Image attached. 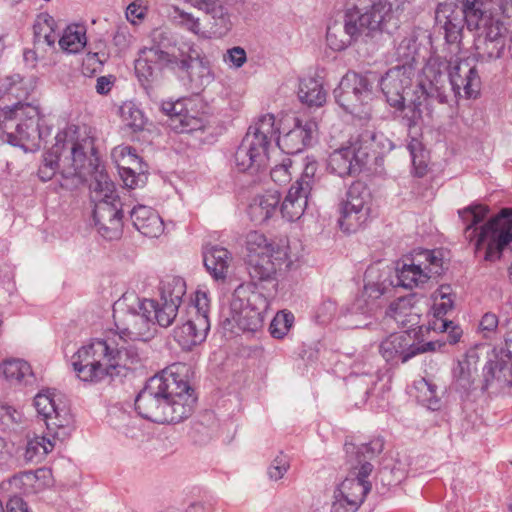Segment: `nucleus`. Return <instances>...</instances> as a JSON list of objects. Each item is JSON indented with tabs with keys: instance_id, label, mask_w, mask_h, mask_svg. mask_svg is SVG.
Segmentation results:
<instances>
[{
	"instance_id": "42",
	"label": "nucleus",
	"mask_w": 512,
	"mask_h": 512,
	"mask_svg": "<svg viewBox=\"0 0 512 512\" xmlns=\"http://www.w3.org/2000/svg\"><path fill=\"white\" fill-rule=\"evenodd\" d=\"M418 38L414 33L405 35L396 45L395 59L400 65L413 67L416 55L418 53Z\"/></svg>"
},
{
	"instance_id": "26",
	"label": "nucleus",
	"mask_w": 512,
	"mask_h": 512,
	"mask_svg": "<svg viewBox=\"0 0 512 512\" xmlns=\"http://www.w3.org/2000/svg\"><path fill=\"white\" fill-rule=\"evenodd\" d=\"M194 6L205 12L204 20L209 25V30H206L208 37L221 38L231 30L230 15L222 5L214 0H198Z\"/></svg>"
},
{
	"instance_id": "54",
	"label": "nucleus",
	"mask_w": 512,
	"mask_h": 512,
	"mask_svg": "<svg viewBox=\"0 0 512 512\" xmlns=\"http://www.w3.org/2000/svg\"><path fill=\"white\" fill-rule=\"evenodd\" d=\"M158 70L154 63L148 60V56L143 50L135 62V72L139 80L149 82Z\"/></svg>"
},
{
	"instance_id": "32",
	"label": "nucleus",
	"mask_w": 512,
	"mask_h": 512,
	"mask_svg": "<svg viewBox=\"0 0 512 512\" xmlns=\"http://www.w3.org/2000/svg\"><path fill=\"white\" fill-rule=\"evenodd\" d=\"M49 476V471L45 469L27 471L11 477L8 484L24 494H36L47 486Z\"/></svg>"
},
{
	"instance_id": "30",
	"label": "nucleus",
	"mask_w": 512,
	"mask_h": 512,
	"mask_svg": "<svg viewBox=\"0 0 512 512\" xmlns=\"http://www.w3.org/2000/svg\"><path fill=\"white\" fill-rule=\"evenodd\" d=\"M427 267L422 268L420 264H415L413 259H407L398 262L396 267L397 286L406 289H413L425 284L429 278L432 269L427 271Z\"/></svg>"
},
{
	"instance_id": "57",
	"label": "nucleus",
	"mask_w": 512,
	"mask_h": 512,
	"mask_svg": "<svg viewBox=\"0 0 512 512\" xmlns=\"http://www.w3.org/2000/svg\"><path fill=\"white\" fill-rule=\"evenodd\" d=\"M292 161L287 158L282 161L281 164L276 165L270 171L271 179L277 184H285L291 179V172L289 168L291 167Z\"/></svg>"
},
{
	"instance_id": "2",
	"label": "nucleus",
	"mask_w": 512,
	"mask_h": 512,
	"mask_svg": "<svg viewBox=\"0 0 512 512\" xmlns=\"http://www.w3.org/2000/svg\"><path fill=\"white\" fill-rule=\"evenodd\" d=\"M96 339L82 346L72 357L76 376L85 382L98 383L105 379L125 377L132 365L142 359L139 349L128 338Z\"/></svg>"
},
{
	"instance_id": "64",
	"label": "nucleus",
	"mask_w": 512,
	"mask_h": 512,
	"mask_svg": "<svg viewBox=\"0 0 512 512\" xmlns=\"http://www.w3.org/2000/svg\"><path fill=\"white\" fill-rule=\"evenodd\" d=\"M497 326L498 317L493 313H486L480 321V327L482 330L493 331Z\"/></svg>"
},
{
	"instance_id": "15",
	"label": "nucleus",
	"mask_w": 512,
	"mask_h": 512,
	"mask_svg": "<svg viewBox=\"0 0 512 512\" xmlns=\"http://www.w3.org/2000/svg\"><path fill=\"white\" fill-rule=\"evenodd\" d=\"M34 406L38 414L43 417L46 428L53 438L60 437V430L63 436H67L72 418L66 405L57 402L54 393L49 390L39 392L34 398Z\"/></svg>"
},
{
	"instance_id": "49",
	"label": "nucleus",
	"mask_w": 512,
	"mask_h": 512,
	"mask_svg": "<svg viewBox=\"0 0 512 512\" xmlns=\"http://www.w3.org/2000/svg\"><path fill=\"white\" fill-rule=\"evenodd\" d=\"M26 103L18 102L12 107H4L0 109V139L4 142L5 131H15L16 120L23 118L22 109L18 108L19 105Z\"/></svg>"
},
{
	"instance_id": "21",
	"label": "nucleus",
	"mask_w": 512,
	"mask_h": 512,
	"mask_svg": "<svg viewBox=\"0 0 512 512\" xmlns=\"http://www.w3.org/2000/svg\"><path fill=\"white\" fill-rule=\"evenodd\" d=\"M290 264L287 248H276L274 252L249 258L247 269L252 283L257 285L274 280L277 271Z\"/></svg>"
},
{
	"instance_id": "14",
	"label": "nucleus",
	"mask_w": 512,
	"mask_h": 512,
	"mask_svg": "<svg viewBox=\"0 0 512 512\" xmlns=\"http://www.w3.org/2000/svg\"><path fill=\"white\" fill-rule=\"evenodd\" d=\"M18 108L22 109L23 118L16 124L15 131H5L4 142L25 151L39 149L41 141L50 135V129L41 128L37 106L25 104Z\"/></svg>"
},
{
	"instance_id": "4",
	"label": "nucleus",
	"mask_w": 512,
	"mask_h": 512,
	"mask_svg": "<svg viewBox=\"0 0 512 512\" xmlns=\"http://www.w3.org/2000/svg\"><path fill=\"white\" fill-rule=\"evenodd\" d=\"M392 11L388 0H348L345 6L344 23L329 24L326 40L335 51L346 49L361 38H372L381 32L386 16Z\"/></svg>"
},
{
	"instance_id": "46",
	"label": "nucleus",
	"mask_w": 512,
	"mask_h": 512,
	"mask_svg": "<svg viewBox=\"0 0 512 512\" xmlns=\"http://www.w3.org/2000/svg\"><path fill=\"white\" fill-rule=\"evenodd\" d=\"M343 201L371 211V192L366 184L361 181L353 182L350 185L346 192V198Z\"/></svg>"
},
{
	"instance_id": "23",
	"label": "nucleus",
	"mask_w": 512,
	"mask_h": 512,
	"mask_svg": "<svg viewBox=\"0 0 512 512\" xmlns=\"http://www.w3.org/2000/svg\"><path fill=\"white\" fill-rule=\"evenodd\" d=\"M115 153L120 156L118 163L119 175L125 186L131 189L143 186L147 180L146 165L142 163L136 149L124 146L118 148Z\"/></svg>"
},
{
	"instance_id": "17",
	"label": "nucleus",
	"mask_w": 512,
	"mask_h": 512,
	"mask_svg": "<svg viewBox=\"0 0 512 512\" xmlns=\"http://www.w3.org/2000/svg\"><path fill=\"white\" fill-rule=\"evenodd\" d=\"M448 79L456 97L476 98L480 92L481 79L473 59L450 61Z\"/></svg>"
},
{
	"instance_id": "44",
	"label": "nucleus",
	"mask_w": 512,
	"mask_h": 512,
	"mask_svg": "<svg viewBox=\"0 0 512 512\" xmlns=\"http://www.w3.org/2000/svg\"><path fill=\"white\" fill-rule=\"evenodd\" d=\"M246 248L248 251V259L255 255H264L274 252L276 248H285L284 246L275 245L267 240L264 234L258 231H250L246 235Z\"/></svg>"
},
{
	"instance_id": "35",
	"label": "nucleus",
	"mask_w": 512,
	"mask_h": 512,
	"mask_svg": "<svg viewBox=\"0 0 512 512\" xmlns=\"http://www.w3.org/2000/svg\"><path fill=\"white\" fill-rule=\"evenodd\" d=\"M370 212L371 211L362 209L355 204H348V202L342 201L339 205L340 217L338 224L344 232H356L366 225L370 217Z\"/></svg>"
},
{
	"instance_id": "5",
	"label": "nucleus",
	"mask_w": 512,
	"mask_h": 512,
	"mask_svg": "<svg viewBox=\"0 0 512 512\" xmlns=\"http://www.w3.org/2000/svg\"><path fill=\"white\" fill-rule=\"evenodd\" d=\"M88 177L94 179L91 184L99 199L118 198L114 192V183L107 173L100 169V160L91 136L78 138L70 147V157H66L62 166L61 187L72 190L83 184Z\"/></svg>"
},
{
	"instance_id": "20",
	"label": "nucleus",
	"mask_w": 512,
	"mask_h": 512,
	"mask_svg": "<svg viewBox=\"0 0 512 512\" xmlns=\"http://www.w3.org/2000/svg\"><path fill=\"white\" fill-rule=\"evenodd\" d=\"M122 218L123 211L118 198L98 199L93 210V220L103 238L114 240L121 236Z\"/></svg>"
},
{
	"instance_id": "34",
	"label": "nucleus",
	"mask_w": 512,
	"mask_h": 512,
	"mask_svg": "<svg viewBox=\"0 0 512 512\" xmlns=\"http://www.w3.org/2000/svg\"><path fill=\"white\" fill-rule=\"evenodd\" d=\"M231 260V253L223 247L213 246L203 254L204 266L215 280L226 278Z\"/></svg>"
},
{
	"instance_id": "13",
	"label": "nucleus",
	"mask_w": 512,
	"mask_h": 512,
	"mask_svg": "<svg viewBox=\"0 0 512 512\" xmlns=\"http://www.w3.org/2000/svg\"><path fill=\"white\" fill-rule=\"evenodd\" d=\"M478 0H466L462 5L455 3L439 4L435 19L443 30L448 43H458L462 38L465 23L469 30L476 24Z\"/></svg>"
},
{
	"instance_id": "16",
	"label": "nucleus",
	"mask_w": 512,
	"mask_h": 512,
	"mask_svg": "<svg viewBox=\"0 0 512 512\" xmlns=\"http://www.w3.org/2000/svg\"><path fill=\"white\" fill-rule=\"evenodd\" d=\"M369 158L367 147L355 142L349 146L335 149L327 159V169L339 177L360 174Z\"/></svg>"
},
{
	"instance_id": "61",
	"label": "nucleus",
	"mask_w": 512,
	"mask_h": 512,
	"mask_svg": "<svg viewBox=\"0 0 512 512\" xmlns=\"http://www.w3.org/2000/svg\"><path fill=\"white\" fill-rule=\"evenodd\" d=\"M225 60L231 62L236 68H240L247 60L246 52L239 46L233 47L227 51Z\"/></svg>"
},
{
	"instance_id": "53",
	"label": "nucleus",
	"mask_w": 512,
	"mask_h": 512,
	"mask_svg": "<svg viewBox=\"0 0 512 512\" xmlns=\"http://www.w3.org/2000/svg\"><path fill=\"white\" fill-rule=\"evenodd\" d=\"M318 169V164L315 160L307 158L301 177L293 184L297 189L302 190L304 193H311L313 185L315 184V175Z\"/></svg>"
},
{
	"instance_id": "52",
	"label": "nucleus",
	"mask_w": 512,
	"mask_h": 512,
	"mask_svg": "<svg viewBox=\"0 0 512 512\" xmlns=\"http://www.w3.org/2000/svg\"><path fill=\"white\" fill-rule=\"evenodd\" d=\"M174 18L178 25L187 29L188 31L202 37H208L207 31L202 29L200 19L191 13L185 12L179 8H175Z\"/></svg>"
},
{
	"instance_id": "58",
	"label": "nucleus",
	"mask_w": 512,
	"mask_h": 512,
	"mask_svg": "<svg viewBox=\"0 0 512 512\" xmlns=\"http://www.w3.org/2000/svg\"><path fill=\"white\" fill-rule=\"evenodd\" d=\"M418 389L423 391L426 390L428 392V396L425 401L427 402L428 407L431 410H437L440 407V398L437 394V386L432 382L422 379L418 382Z\"/></svg>"
},
{
	"instance_id": "56",
	"label": "nucleus",
	"mask_w": 512,
	"mask_h": 512,
	"mask_svg": "<svg viewBox=\"0 0 512 512\" xmlns=\"http://www.w3.org/2000/svg\"><path fill=\"white\" fill-rule=\"evenodd\" d=\"M148 56V60L153 62L154 65L160 70L163 67L174 65L175 56L165 52L158 47H151L144 50Z\"/></svg>"
},
{
	"instance_id": "37",
	"label": "nucleus",
	"mask_w": 512,
	"mask_h": 512,
	"mask_svg": "<svg viewBox=\"0 0 512 512\" xmlns=\"http://www.w3.org/2000/svg\"><path fill=\"white\" fill-rule=\"evenodd\" d=\"M309 195L292 185L279 208L282 217L289 222L300 219L307 207Z\"/></svg>"
},
{
	"instance_id": "25",
	"label": "nucleus",
	"mask_w": 512,
	"mask_h": 512,
	"mask_svg": "<svg viewBox=\"0 0 512 512\" xmlns=\"http://www.w3.org/2000/svg\"><path fill=\"white\" fill-rule=\"evenodd\" d=\"M55 144L43 156V161L38 170L42 181H49L59 171L62 176V166L66 157H70V147L75 143L66 142L65 135L58 133Z\"/></svg>"
},
{
	"instance_id": "18",
	"label": "nucleus",
	"mask_w": 512,
	"mask_h": 512,
	"mask_svg": "<svg viewBox=\"0 0 512 512\" xmlns=\"http://www.w3.org/2000/svg\"><path fill=\"white\" fill-rule=\"evenodd\" d=\"M414 67L396 65L390 68L378 81L386 101L391 107L407 112L404 92L412 84Z\"/></svg>"
},
{
	"instance_id": "33",
	"label": "nucleus",
	"mask_w": 512,
	"mask_h": 512,
	"mask_svg": "<svg viewBox=\"0 0 512 512\" xmlns=\"http://www.w3.org/2000/svg\"><path fill=\"white\" fill-rule=\"evenodd\" d=\"M433 315L436 321L433 323L434 330L447 331L452 325V321H447L443 317L453 308L454 300L452 297V288L449 285H441L432 294Z\"/></svg>"
},
{
	"instance_id": "43",
	"label": "nucleus",
	"mask_w": 512,
	"mask_h": 512,
	"mask_svg": "<svg viewBox=\"0 0 512 512\" xmlns=\"http://www.w3.org/2000/svg\"><path fill=\"white\" fill-rule=\"evenodd\" d=\"M0 374L8 381L21 382L25 378L32 376V370L26 361L11 359L5 360L0 364Z\"/></svg>"
},
{
	"instance_id": "55",
	"label": "nucleus",
	"mask_w": 512,
	"mask_h": 512,
	"mask_svg": "<svg viewBox=\"0 0 512 512\" xmlns=\"http://www.w3.org/2000/svg\"><path fill=\"white\" fill-rule=\"evenodd\" d=\"M290 467L289 459L283 453L277 455L267 469L270 480L278 481L283 478Z\"/></svg>"
},
{
	"instance_id": "29",
	"label": "nucleus",
	"mask_w": 512,
	"mask_h": 512,
	"mask_svg": "<svg viewBox=\"0 0 512 512\" xmlns=\"http://www.w3.org/2000/svg\"><path fill=\"white\" fill-rule=\"evenodd\" d=\"M486 389L502 391L512 386V365L502 359H490L483 368Z\"/></svg>"
},
{
	"instance_id": "39",
	"label": "nucleus",
	"mask_w": 512,
	"mask_h": 512,
	"mask_svg": "<svg viewBox=\"0 0 512 512\" xmlns=\"http://www.w3.org/2000/svg\"><path fill=\"white\" fill-rule=\"evenodd\" d=\"M60 437L53 438V435L47 430L45 436H36L27 442L24 457L27 462L39 463L46 455L51 452L57 440H63L66 436L62 435L60 430Z\"/></svg>"
},
{
	"instance_id": "1",
	"label": "nucleus",
	"mask_w": 512,
	"mask_h": 512,
	"mask_svg": "<svg viewBox=\"0 0 512 512\" xmlns=\"http://www.w3.org/2000/svg\"><path fill=\"white\" fill-rule=\"evenodd\" d=\"M196 404L194 390L173 371H162L146 382L135 399L139 415L155 423H178L189 417Z\"/></svg>"
},
{
	"instance_id": "22",
	"label": "nucleus",
	"mask_w": 512,
	"mask_h": 512,
	"mask_svg": "<svg viewBox=\"0 0 512 512\" xmlns=\"http://www.w3.org/2000/svg\"><path fill=\"white\" fill-rule=\"evenodd\" d=\"M191 103L190 100L183 99L162 104V111L169 117V127L177 133H191L204 128L203 119L190 113L188 104Z\"/></svg>"
},
{
	"instance_id": "62",
	"label": "nucleus",
	"mask_w": 512,
	"mask_h": 512,
	"mask_svg": "<svg viewBox=\"0 0 512 512\" xmlns=\"http://www.w3.org/2000/svg\"><path fill=\"white\" fill-rule=\"evenodd\" d=\"M193 309H194L193 316L204 315V316L208 317L209 301H208L206 293H204V292L196 293Z\"/></svg>"
},
{
	"instance_id": "51",
	"label": "nucleus",
	"mask_w": 512,
	"mask_h": 512,
	"mask_svg": "<svg viewBox=\"0 0 512 512\" xmlns=\"http://www.w3.org/2000/svg\"><path fill=\"white\" fill-rule=\"evenodd\" d=\"M294 323V315L288 311L278 312L271 321L269 331L276 339H282L287 335Z\"/></svg>"
},
{
	"instance_id": "59",
	"label": "nucleus",
	"mask_w": 512,
	"mask_h": 512,
	"mask_svg": "<svg viewBox=\"0 0 512 512\" xmlns=\"http://www.w3.org/2000/svg\"><path fill=\"white\" fill-rule=\"evenodd\" d=\"M132 41V35L129 33L127 27H119L113 36V45L118 48L119 51L126 50Z\"/></svg>"
},
{
	"instance_id": "19",
	"label": "nucleus",
	"mask_w": 512,
	"mask_h": 512,
	"mask_svg": "<svg viewBox=\"0 0 512 512\" xmlns=\"http://www.w3.org/2000/svg\"><path fill=\"white\" fill-rule=\"evenodd\" d=\"M435 347L434 342L412 343L411 336L402 332L393 333L384 339L379 346V352L386 362L397 364L399 361L405 363L420 353L434 351Z\"/></svg>"
},
{
	"instance_id": "3",
	"label": "nucleus",
	"mask_w": 512,
	"mask_h": 512,
	"mask_svg": "<svg viewBox=\"0 0 512 512\" xmlns=\"http://www.w3.org/2000/svg\"><path fill=\"white\" fill-rule=\"evenodd\" d=\"M490 210L483 204H471L458 210L464 237L474 244L475 253L484 261L496 262L512 254V223L501 211L486 220Z\"/></svg>"
},
{
	"instance_id": "41",
	"label": "nucleus",
	"mask_w": 512,
	"mask_h": 512,
	"mask_svg": "<svg viewBox=\"0 0 512 512\" xmlns=\"http://www.w3.org/2000/svg\"><path fill=\"white\" fill-rule=\"evenodd\" d=\"M86 41L85 27L81 25H70L64 30L58 43L62 50L68 53H78L84 48Z\"/></svg>"
},
{
	"instance_id": "50",
	"label": "nucleus",
	"mask_w": 512,
	"mask_h": 512,
	"mask_svg": "<svg viewBox=\"0 0 512 512\" xmlns=\"http://www.w3.org/2000/svg\"><path fill=\"white\" fill-rule=\"evenodd\" d=\"M121 116L125 125L133 131H141L146 124L143 112L133 103H125L121 107Z\"/></svg>"
},
{
	"instance_id": "47",
	"label": "nucleus",
	"mask_w": 512,
	"mask_h": 512,
	"mask_svg": "<svg viewBox=\"0 0 512 512\" xmlns=\"http://www.w3.org/2000/svg\"><path fill=\"white\" fill-rule=\"evenodd\" d=\"M388 315L403 326L415 324L416 315L412 314L411 300L408 298H399L391 303Z\"/></svg>"
},
{
	"instance_id": "31",
	"label": "nucleus",
	"mask_w": 512,
	"mask_h": 512,
	"mask_svg": "<svg viewBox=\"0 0 512 512\" xmlns=\"http://www.w3.org/2000/svg\"><path fill=\"white\" fill-rule=\"evenodd\" d=\"M280 194L278 191H267L253 199L248 207L250 219L261 225L268 221L278 210Z\"/></svg>"
},
{
	"instance_id": "45",
	"label": "nucleus",
	"mask_w": 512,
	"mask_h": 512,
	"mask_svg": "<svg viewBox=\"0 0 512 512\" xmlns=\"http://www.w3.org/2000/svg\"><path fill=\"white\" fill-rule=\"evenodd\" d=\"M154 311L151 313V318L154 323V327L158 324L161 327L170 326L175 320L178 308L169 301L161 300L156 302L153 300Z\"/></svg>"
},
{
	"instance_id": "28",
	"label": "nucleus",
	"mask_w": 512,
	"mask_h": 512,
	"mask_svg": "<svg viewBox=\"0 0 512 512\" xmlns=\"http://www.w3.org/2000/svg\"><path fill=\"white\" fill-rule=\"evenodd\" d=\"M130 216L134 227L146 237L156 238L164 231L163 220L151 207L135 206L131 210Z\"/></svg>"
},
{
	"instance_id": "60",
	"label": "nucleus",
	"mask_w": 512,
	"mask_h": 512,
	"mask_svg": "<svg viewBox=\"0 0 512 512\" xmlns=\"http://www.w3.org/2000/svg\"><path fill=\"white\" fill-rule=\"evenodd\" d=\"M0 418L6 425L18 423L21 420V413L8 404H0Z\"/></svg>"
},
{
	"instance_id": "63",
	"label": "nucleus",
	"mask_w": 512,
	"mask_h": 512,
	"mask_svg": "<svg viewBox=\"0 0 512 512\" xmlns=\"http://www.w3.org/2000/svg\"><path fill=\"white\" fill-rule=\"evenodd\" d=\"M6 512H30L28 505L20 497H11L6 504Z\"/></svg>"
},
{
	"instance_id": "48",
	"label": "nucleus",
	"mask_w": 512,
	"mask_h": 512,
	"mask_svg": "<svg viewBox=\"0 0 512 512\" xmlns=\"http://www.w3.org/2000/svg\"><path fill=\"white\" fill-rule=\"evenodd\" d=\"M186 293V285L182 278L172 277L163 283L161 288V300L169 301L179 307Z\"/></svg>"
},
{
	"instance_id": "12",
	"label": "nucleus",
	"mask_w": 512,
	"mask_h": 512,
	"mask_svg": "<svg viewBox=\"0 0 512 512\" xmlns=\"http://www.w3.org/2000/svg\"><path fill=\"white\" fill-rule=\"evenodd\" d=\"M444 82V75L439 73L433 79L419 83L414 90L413 99L407 105V112L403 115V120L409 128L419 125L424 115L431 117L436 103L448 102Z\"/></svg>"
},
{
	"instance_id": "7",
	"label": "nucleus",
	"mask_w": 512,
	"mask_h": 512,
	"mask_svg": "<svg viewBox=\"0 0 512 512\" xmlns=\"http://www.w3.org/2000/svg\"><path fill=\"white\" fill-rule=\"evenodd\" d=\"M476 11L477 25L473 29L477 30V57L481 61L498 59L503 54L508 32L499 15L512 19V0H481Z\"/></svg>"
},
{
	"instance_id": "8",
	"label": "nucleus",
	"mask_w": 512,
	"mask_h": 512,
	"mask_svg": "<svg viewBox=\"0 0 512 512\" xmlns=\"http://www.w3.org/2000/svg\"><path fill=\"white\" fill-rule=\"evenodd\" d=\"M276 131L272 114L263 115L249 127L234 155L235 165L240 172H256L265 166L268 147Z\"/></svg>"
},
{
	"instance_id": "24",
	"label": "nucleus",
	"mask_w": 512,
	"mask_h": 512,
	"mask_svg": "<svg viewBox=\"0 0 512 512\" xmlns=\"http://www.w3.org/2000/svg\"><path fill=\"white\" fill-rule=\"evenodd\" d=\"M316 131V122L311 120L302 122L296 119L291 130L277 137V145L286 154H297L311 144Z\"/></svg>"
},
{
	"instance_id": "10",
	"label": "nucleus",
	"mask_w": 512,
	"mask_h": 512,
	"mask_svg": "<svg viewBox=\"0 0 512 512\" xmlns=\"http://www.w3.org/2000/svg\"><path fill=\"white\" fill-rule=\"evenodd\" d=\"M153 309V300L132 297L125 309L114 310L115 327L119 339L127 337L132 342L150 339L155 332L151 318Z\"/></svg>"
},
{
	"instance_id": "11",
	"label": "nucleus",
	"mask_w": 512,
	"mask_h": 512,
	"mask_svg": "<svg viewBox=\"0 0 512 512\" xmlns=\"http://www.w3.org/2000/svg\"><path fill=\"white\" fill-rule=\"evenodd\" d=\"M268 307L269 301L262 293L247 294L240 286L233 293L228 320L243 331L255 332L263 326Z\"/></svg>"
},
{
	"instance_id": "38",
	"label": "nucleus",
	"mask_w": 512,
	"mask_h": 512,
	"mask_svg": "<svg viewBox=\"0 0 512 512\" xmlns=\"http://www.w3.org/2000/svg\"><path fill=\"white\" fill-rule=\"evenodd\" d=\"M56 23L52 16L47 13L40 14L33 26L34 46L36 49L43 48L44 45L54 48L59 35L55 31Z\"/></svg>"
},
{
	"instance_id": "6",
	"label": "nucleus",
	"mask_w": 512,
	"mask_h": 512,
	"mask_svg": "<svg viewBox=\"0 0 512 512\" xmlns=\"http://www.w3.org/2000/svg\"><path fill=\"white\" fill-rule=\"evenodd\" d=\"M345 450L350 457L354 455L351 477L346 478L335 490L331 512H355L363 503L365 496L371 490L367 480L373 470L369 460L383 450V441L375 439L356 447L353 443H345Z\"/></svg>"
},
{
	"instance_id": "36",
	"label": "nucleus",
	"mask_w": 512,
	"mask_h": 512,
	"mask_svg": "<svg viewBox=\"0 0 512 512\" xmlns=\"http://www.w3.org/2000/svg\"><path fill=\"white\" fill-rule=\"evenodd\" d=\"M478 357L475 354H467L458 360L453 367V383L456 389L467 392L473 385L477 374Z\"/></svg>"
},
{
	"instance_id": "9",
	"label": "nucleus",
	"mask_w": 512,
	"mask_h": 512,
	"mask_svg": "<svg viewBox=\"0 0 512 512\" xmlns=\"http://www.w3.org/2000/svg\"><path fill=\"white\" fill-rule=\"evenodd\" d=\"M378 81L375 72H347L334 90L336 102L348 113L364 118L369 116V104L373 99L374 84Z\"/></svg>"
},
{
	"instance_id": "40",
	"label": "nucleus",
	"mask_w": 512,
	"mask_h": 512,
	"mask_svg": "<svg viewBox=\"0 0 512 512\" xmlns=\"http://www.w3.org/2000/svg\"><path fill=\"white\" fill-rule=\"evenodd\" d=\"M298 96L302 103L310 107H320L326 101V92L323 89L322 83L311 77L300 81Z\"/></svg>"
},
{
	"instance_id": "27",
	"label": "nucleus",
	"mask_w": 512,
	"mask_h": 512,
	"mask_svg": "<svg viewBox=\"0 0 512 512\" xmlns=\"http://www.w3.org/2000/svg\"><path fill=\"white\" fill-rule=\"evenodd\" d=\"M209 329V317L191 316L187 322L175 329L174 337L183 348L190 349L206 339Z\"/></svg>"
}]
</instances>
